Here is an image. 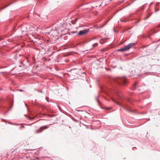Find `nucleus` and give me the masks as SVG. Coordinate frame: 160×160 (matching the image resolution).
<instances>
[{
	"label": "nucleus",
	"instance_id": "f257e3e1",
	"mask_svg": "<svg viewBox=\"0 0 160 160\" xmlns=\"http://www.w3.org/2000/svg\"><path fill=\"white\" fill-rule=\"evenodd\" d=\"M114 82L118 84L121 83L125 84L126 83L127 81L125 77L122 78H118L114 80Z\"/></svg>",
	"mask_w": 160,
	"mask_h": 160
},
{
	"label": "nucleus",
	"instance_id": "f03ea898",
	"mask_svg": "<svg viewBox=\"0 0 160 160\" xmlns=\"http://www.w3.org/2000/svg\"><path fill=\"white\" fill-rule=\"evenodd\" d=\"M135 43H129L127 45L125 46L124 47L120 49H118L117 50L118 51H120L121 52H123L128 50L130 48L132 47L134 45Z\"/></svg>",
	"mask_w": 160,
	"mask_h": 160
},
{
	"label": "nucleus",
	"instance_id": "7ed1b4c3",
	"mask_svg": "<svg viewBox=\"0 0 160 160\" xmlns=\"http://www.w3.org/2000/svg\"><path fill=\"white\" fill-rule=\"evenodd\" d=\"M89 29H85L82 30L80 31L78 33V35H81L87 33L89 32Z\"/></svg>",
	"mask_w": 160,
	"mask_h": 160
},
{
	"label": "nucleus",
	"instance_id": "20e7f679",
	"mask_svg": "<svg viewBox=\"0 0 160 160\" xmlns=\"http://www.w3.org/2000/svg\"><path fill=\"white\" fill-rule=\"evenodd\" d=\"M48 128L47 125L40 127L39 129L37 130L36 131V133H39L42 132V131L44 129H47Z\"/></svg>",
	"mask_w": 160,
	"mask_h": 160
},
{
	"label": "nucleus",
	"instance_id": "39448f33",
	"mask_svg": "<svg viewBox=\"0 0 160 160\" xmlns=\"http://www.w3.org/2000/svg\"><path fill=\"white\" fill-rule=\"evenodd\" d=\"M21 28L22 32H26L28 30V28L26 27V25L25 24L22 25L21 26Z\"/></svg>",
	"mask_w": 160,
	"mask_h": 160
},
{
	"label": "nucleus",
	"instance_id": "423d86ee",
	"mask_svg": "<svg viewBox=\"0 0 160 160\" xmlns=\"http://www.w3.org/2000/svg\"><path fill=\"white\" fill-rule=\"evenodd\" d=\"M96 2H93L92 4V8H94L95 7H97V5H96Z\"/></svg>",
	"mask_w": 160,
	"mask_h": 160
},
{
	"label": "nucleus",
	"instance_id": "0eeeda50",
	"mask_svg": "<svg viewBox=\"0 0 160 160\" xmlns=\"http://www.w3.org/2000/svg\"><path fill=\"white\" fill-rule=\"evenodd\" d=\"M98 44L97 43H94L93 45V48L95 47H97L98 46Z\"/></svg>",
	"mask_w": 160,
	"mask_h": 160
},
{
	"label": "nucleus",
	"instance_id": "6e6552de",
	"mask_svg": "<svg viewBox=\"0 0 160 160\" xmlns=\"http://www.w3.org/2000/svg\"><path fill=\"white\" fill-rule=\"evenodd\" d=\"M96 3V5H97V6H98L99 7H100L101 5V4H102V3L101 4H97V2H95Z\"/></svg>",
	"mask_w": 160,
	"mask_h": 160
},
{
	"label": "nucleus",
	"instance_id": "1a4fd4ad",
	"mask_svg": "<svg viewBox=\"0 0 160 160\" xmlns=\"http://www.w3.org/2000/svg\"><path fill=\"white\" fill-rule=\"evenodd\" d=\"M136 85V83H135L134 84V86L132 88V89L133 90H134V89H135V86Z\"/></svg>",
	"mask_w": 160,
	"mask_h": 160
},
{
	"label": "nucleus",
	"instance_id": "9d476101",
	"mask_svg": "<svg viewBox=\"0 0 160 160\" xmlns=\"http://www.w3.org/2000/svg\"><path fill=\"white\" fill-rule=\"evenodd\" d=\"M151 14H149L148 16H147L146 17V19H147L149 17L151 16Z\"/></svg>",
	"mask_w": 160,
	"mask_h": 160
},
{
	"label": "nucleus",
	"instance_id": "9b49d317",
	"mask_svg": "<svg viewBox=\"0 0 160 160\" xmlns=\"http://www.w3.org/2000/svg\"><path fill=\"white\" fill-rule=\"evenodd\" d=\"M1 120H2V121L4 122H5V121H6L5 120H4V119H2Z\"/></svg>",
	"mask_w": 160,
	"mask_h": 160
},
{
	"label": "nucleus",
	"instance_id": "f8f14e48",
	"mask_svg": "<svg viewBox=\"0 0 160 160\" xmlns=\"http://www.w3.org/2000/svg\"><path fill=\"white\" fill-rule=\"evenodd\" d=\"M46 99L48 101V97H46Z\"/></svg>",
	"mask_w": 160,
	"mask_h": 160
},
{
	"label": "nucleus",
	"instance_id": "ddd939ff",
	"mask_svg": "<svg viewBox=\"0 0 160 160\" xmlns=\"http://www.w3.org/2000/svg\"><path fill=\"white\" fill-rule=\"evenodd\" d=\"M19 91H20V92H22V91H23V90H22V89H19Z\"/></svg>",
	"mask_w": 160,
	"mask_h": 160
},
{
	"label": "nucleus",
	"instance_id": "4468645a",
	"mask_svg": "<svg viewBox=\"0 0 160 160\" xmlns=\"http://www.w3.org/2000/svg\"><path fill=\"white\" fill-rule=\"evenodd\" d=\"M5 73V72H1L0 73V74H2V73Z\"/></svg>",
	"mask_w": 160,
	"mask_h": 160
},
{
	"label": "nucleus",
	"instance_id": "2eb2a0df",
	"mask_svg": "<svg viewBox=\"0 0 160 160\" xmlns=\"http://www.w3.org/2000/svg\"><path fill=\"white\" fill-rule=\"evenodd\" d=\"M9 5H8L6 6L4 8H3V9L5 8H6V7H7L8 6H9ZM2 9H3V8Z\"/></svg>",
	"mask_w": 160,
	"mask_h": 160
},
{
	"label": "nucleus",
	"instance_id": "dca6fc26",
	"mask_svg": "<svg viewBox=\"0 0 160 160\" xmlns=\"http://www.w3.org/2000/svg\"><path fill=\"white\" fill-rule=\"evenodd\" d=\"M104 26V25H103V26H101V27H99V28H102L103 26Z\"/></svg>",
	"mask_w": 160,
	"mask_h": 160
},
{
	"label": "nucleus",
	"instance_id": "f3484780",
	"mask_svg": "<svg viewBox=\"0 0 160 160\" xmlns=\"http://www.w3.org/2000/svg\"><path fill=\"white\" fill-rule=\"evenodd\" d=\"M58 107L59 108V110H60V109H61V108L60 107H59V106H58Z\"/></svg>",
	"mask_w": 160,
	"mask_h": 160
},
{
	"label": "nucleus",
	"instance_id": "a211bd4d",
	"mask_svg": "<svg viewBox=\"0 0 160 160\" xmlns=\"http://www.w3.org/2000/svg\"><path fill=\"white\" fill-rule=\"evenodd\" d=\"M48 33L49 34H50V32H48Z\"/></svg>",
	"mask_w": 160,
	"mask_h": 160
},
{
	"label": "nucleus",
	"instance_id": "6ab92c4d",
	"mask_svg": "<svg viewBox=\"0 0 160 160\" xmlns=\"http://www.w3.org/2000/svg\"><path fill=\"white\" fill-rule=\"evenodd\" d=\"M39 92H42V91H40Z\"/></svg>",
	"mask_w": 160,
	"mask_h": 160
},
{
	"label": "nucleus",
	"instance_id": "aec40b11",
	"mask_svg": "<svg viewBox=\"0 0 160 160\" xmlns=\"http://www.w3.org/2000/svg\"><path fill=\"white\" fill-rule=\"evenodd\" d=\"M75 32H73V33H75Z\"/></svg>",
	"mask_w": 160,
	"mask_h": 160
},
{
	"label": "nucleus",
	"instance_id": "412c9836",
	"mask_svg": "<svg viewBox=\"0 0 160 160\" xmlns=\"http://www.w3.org/2000/svg\"><path fill=\"white\" fill-rule=\"evenodd\" d=\"M96 38H93V39H95Z\"/></svg>",
	"mask_w": 160,
	"mask_h": 160
},
{
	"label": "nucleus",
	"instance_id": "4be33fe9",
	"mask_svg": "<svg viewBox=\"0 0 160 160\" xmlns=\"http://www.w3.org/2000/svg\"><path fill=\"white\" fill-rule=\"evenodd\" d=\"M122 22H125V21H122Z\"/></svg>",
	"mask_w": 160,
	"mask_h": 160
},
{
	"label": "nucleus",
	"instance_id": "5701e85b",
	"mask_svg": "<svg viewBox=\"0 0 160 160\" xmlns=\"http://www.w3.org/2000/svg\"><path fill=\"white\" fill-rule=\"evenodd\" d=\"M8 123H10V124H11V122H8Z\"/></svg>",
	"mask_w": 160,
	"mask_h": 160
},
{
	"label": "nucleus",
	"instance_id": "b1692460",
	"mask_svg": "<svg viewBox=\"0 0 160 160\" xmlns=\"http://www.w3.org/2000/svg\"><path fill=\"white\" fill-rule=\"evenodd\" d=\"M98 102H99L98 100Z\"/></svg>",
	"mask_w": 160,
	"mask_h": 160
},
{
	"label": "nucleus",
	"instance_id": "393cba45",
	"mask_svg": "<svg viewBox=\"0 0 160 160\" xmlns=\"http://www.w3.org/2000/svg\"><path fill=\"white\" fill-rule=\"evenodd\" d=\"M19 67H21V65H19Z\"/></svg>",
	"mask_w": 160,
	"mask_h": 160
},
{
	"label": "nucleus",
	"instance_id": "a878e982",
	"mask_svg": "<svg viewBox=\"0 0 160 160\" xmlns=\"http://www.w3.org/2000/svg\"><path fill=\"white\" fill-rule=\"evenodd\" d=\"M22 127H24V126H22Z\"/></svg>",
	"mask_w": 160,
	"mask_h": 160
}]
</instances>
